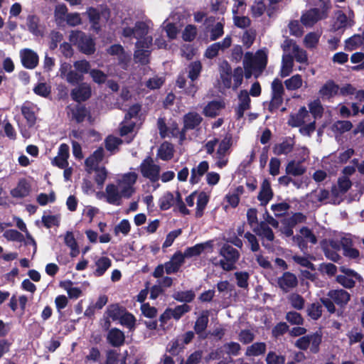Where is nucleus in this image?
<instances>
[{
  "mask_svg": "<svg viewBox=\"0 0 364 364\" xmlns=\"http://www.w3.org/2000/svg\"><path fill=\"white\" fill-rule=\"evenodd\" d=\"M267 64V50L261 49L255 54L247 52L245 54L243 59V67L245 76L246 78H250L252 75L258 77Z\"/></svg>",
  "mask_w": 364,
  "mask_h": 364,
  "instance_id": "1",
  "label": "nucleus"
},
{
  "mask_svg": "<svg viewBox=\"0 0 364 364\" xmlns=\"http://www.w3.org/2000/svg\"><path fill=\"white\" fill-rule=\"evenodd\" d=\"M220 85L224 88L237 90L242 84L243 69L237 67L232 72V68L228 62L224 61L220 65Z\"/></svg>",
  "mask_w": 364,
  "mask_h": 364,
  "instance_id": "2",
  "label": "nucleus"
},
{
  "mask_svg": "<svg viewBox=\"0 0 364 364\" xmlns=\"http://www.w3.org/2000/svg\"><path fill=\"white\" fill-rule=\"evenodd\" d=\"M173 205H176L182 214H189V210L186 208L181 194L178 192H176L175 194L170 192L164 193L159 198V208L163 210H166Z\"/></svg>",
  "mask_w": 364,
  "mask_h": 364,
  "instance_id": "3",
  "label": "nucleus"
},
{
  "mask_svg": "<svg viewBox=\"0 0 364 364\" xmlns=\"http://www.w3.org/2000/svg\"><path fill=\"white\" fill-rule=\"evenodd\" d=\"M70 41L77 45L79 49L86 55L92 54L95 50V43L92 38L79 31H73L69 36Z\"/></svg>",
  "mask_w": 364,
  "mask_h": 364,
  "instance_id": "4",
  "label": "nucleus"
},
{
  "mask_svg": "<svg viewBox=\"0 0 364 364\" xmlns=\"http://www.w3.org/2000/svg\"><path fill=\"white\" fill-rule=\"evenodd\" d=\"M138 178L135 172H129L121 175L117 180V186L124 195V198H129L135 192L134 184Z\"/></svg>",
  "mask_w": 364,
  "mask_h": 364,
  "instance_id": "5",
  "label": "nucleus"
},
{
  "mask_svg": "<svg viewBox=\"0 0 364 364\" xmlns=\"http://www.w3.org/2000/svg\"><path fill=\"white\" fill-rule=\"evenodd\" d=\"M220 255L224 258L219 262L220 266L225 271L235 268V264L240 258L239 252L229 245H225L220 250Z\"/></svg>",
  "mask_w": 364,
  "mask_h": 364,
  "instance_id": "6",
  "label": "nucleus"
},
{
  "mask_svg": "<svg viewBox=\"0 0 364 364\" xmlns=\"http://www.w3.org/2000/svg\"><path fill=\"white\" fill-rule=\"evenodd\" d=\"M272 98L269 105V110L274 112L277 109L283 102L284 89L282 81L274 79L271 85Z\"/></svg>",
  "mask_w": 364,
  "mask_h": 364,
  "instance_id": "7",
  "label": "nucleus"
},
{
  "mask_svg": "<svg viewBox=\"0 0 364 364\" xmlns=\"http://www.w3.org/2000/svg\"><path fill=\"white\" fill-rule=\"evenodd\" d=\"M284 53H290L296 60L300 63H306L308 60L306 52L301 48L293 40L286 39L282 45Z\"/></svg>",
  "mask_w": 364,
  "mask_h": 364,
  "instance_id": "8",
  "label": "nucleus"
},
{
  "mask_svg": "<svg viewBox=\"0 0 364 364\" xmlns=\"http://www.w3.org/2000/svg\"><path fill=\"white\" fill-rule=\"evenodd\" d=\"M152 43V38L148 36L143 41L139 40L136 43V50L134 52V60L141 64H146L149 62V48Z\"/></svg>",
  "mask_w": 364,
  "mask_h": 364,
  "instance_id": "9",
  "label": "nucleus"
},
{
  "mask_svg": "<svg viewBox=\"0 0 364 364\" xmlns=\"http://www.w3.org/2000/svg\"><path fill=\"white\" fill-rule=\"evenodd\" d=\"M140 171L144 177L156 181L159 179L160 167L150 157L146 158L140 165Z\"/></svg>",
  "mask_w": 364,
  "mask_h": 364,
  "instance_id": "10",
  "label": "nucleus"
},
{
  "mask_svg": "<svg viewBox=\"0 0 364 364\" xmlns=\"http://www.w3.org/2000/svg\"><path fill=\"white\" fill-rule=\"evenodd\" d=\"M293 242L298 245L301 250H304L306 248V243L310 242L315 245L317 242V239L312 231L308 228L303 227L300 229L299 233L292 237Z\"/></svg>",
  "mask_w": 364,
  "mask_h": 364,
  "instance_id": "11",
  "label": "nucleus"
},
{
  "mask_svg": "<svg viewBox=\"0 0 364 364\" xmlns=\"http://www.w3.org/2000/svg\"><path fill=\"white\" fill-rule=\"evenodd\" d=\"M87 14L90 21L92 23V28L96 31H99L101 23L107 22L109 18V11L106 9L99 11L95 9L89 8Z\"/></svg>",
  "mask_w": 364,
  "mask_h": 364,
  "instance_id": "12",
  "label": "nucleus"
},
{
  "mask_svg": "<svg viewBox=\"0 0 364 364\" xmlns=\"http://www.w3.org/2000/svg\"><path fill=\"white\" fill-rule=\"evenodd\" d=\"M327 16L326 10L312 9L304 12L301 16V21L306 27H311L318 21Z\"/></svg>",
  "mask_w": 364,
  "mask_h": 364,
  "instance_id": "13",
  "label": "nucleus"
},
{
  "mask_svg": "<svg viewBox=\"0 0 364 364\" xmlns=\"http://www.w3.org/2000/svg\"><path fill=\"white\" fill-rule=\"evenodd\" d=\"M61 78L65 79L68 83L74 85L83 80V76L77 70H73L70 63H62L59 69Z\"/></svg>",
  "mask_w": 364,
  "mask_h": 364,
  "instance_id": "14",
  "label": "nucleus"
},
{
  "mask_svg": "<svg viewBox=\"0 0 364 364\" xmlns=\"http://www.w3.org/2000/svg\"><path fill=\"white\" fill-rule=\"evenodd\" d=\"M340 271L343 274L338 275L336 281L346 288H352L355 285V279H360V276L353 269L341 267Z\"/></svg>",
  "mask_w": 364,
  "mask_h": 364,
  "instance_id": "15",
  "label": "nucleus"
},
{
  "mask_svg": "<svg viewBox=\"0 0 364 364\" xmlns=\"http://www.w3.org/2000/svg\"><path fill=\"white\" fill-rule=\"evenodd\" d=\"M124 195L121 193L118 186L114 183H109L106 186L105 191V198L106 201L112 205H119Z\"/></svg>",
  "mask_w": 364,
  "mask_h": 364,
  "instance_id": "16",
  "label": "nucleus"
},
{
  "mask_svg": "<svg viewBox=\"0 0 364 364\" xmlns=\"http://www.w3.org/2000/svg\"><path fill=\"white\" fill-rule=\"evenodd\" d=\"M254 232L262 239V245L266 248L270 247V242L274 240V236L272 229L264 223H261Z\"/></svg>",
  "mask_w": 364,
  "mask_h": 364,
  "instance_id": "17",
  "label": "nucleus"
},
{
  "mask_svg": "<svg viewBox=\"0 0 364 364\" xmlns=\"http://www.w3.org/2000/svg\"><path fill=\"white\" fill-rule=\"evenodd\" d=\"M20 57L23 65L28 69L35 68L38 63V56L36 52L29 48L20 50Z\"/></svg>",
  "mask_w": 364,
  "mask_h": 364,
  "instance_id": "18",
  "label": "nucleus"
},
{
  "mask_svg": "<svg viewBox=\"0 0 364 364\" xmlns=\"http://www.w3.org/2000/svg\"><path fill=\"white\" fill-rule=\"evenodd\" d=\"M70 149L68 144H62L58 148V154L52 160V164L60 168L68 166V158L70 156Z\"/></svg>",
  "mask_w": 364,
  "mask_h": 364,
  "instance_id": "19",
  "label": "nucleus"
},
{
  "mask_svg": "<svg viewBox=\"0 0 364 364\" xmlns=\"http://www.w3.org/2000/svg\"><path fill=\"white\" fill-rule=\"evenodd\" d=\"M109 315L113 319L120 318L122 324L126 325L128 327H132L135 323V318L131 314H120V309L117 305H112L109 307Z\"/></svg>",
  "mask_w": 364,
  "mask_h": 364,
  "instance_id": "20",
  "label": "nucleus"
},
{
  "mask_svg": "<svg viewBox=\"0 0 364 364\" xmlns=\"http://www.w3.org/2000/svg\"><path fill=\"white\" fill-rule=\"evenodd\" d=\"M277 284L283 291L287 292L297 286L298 280L294 274L287 272L277 279Z\"/></svg>",
  "mask_w": 364,
  "mask_h": 364,
  "instance_id": "21",
  "label": "nucleus"
},
{
  "mask_svg": "<svg viewBox=\"0 0 364 364\" xmlns=\"http://www.w3.org/2000/svg\"><path fill=\"white\" fill-rule=\"evenodd\" d=\"M31 186L25 178L18 181L17 185L10 191V194L14 198L21 199L29 195Z\"/></svg>",
  "mask_w": 364,
  "mask_h": 364,
  "instance_id": "22",
  "label": "nucleus"
},
{
  "mask_svg": "<svg viewBox=\"0 0 364 364\" xmlns=\"http://www.w3.org/2000/svg\"><path fill=\"white\" fill-rule=\"evenodd\" d=\"M205 250H208L209 252H212L213 250V241H207L203 243L196 244V245L188 247L184 251L183 255H184V259L186 257L189 258L195 256H198L200 255Z\"/></svg>",
  "mask_w": 364,
  "mask_h": 364,
  "instance_id": "23",
  "label": "nucleus"
},
{
  "mask_svg": "<svg viewBox=\"0 0 364 364\" xmlns=\"http://www.w3.org/2000/svg\"><path fill=\"white\" fill-rule=\"evenodd\" d=\"M310 120V115L305 107L299 109L297 114L291 115L289 119V124L294 127H301Z\"/></svg>",
  "mask_w": 364,
  "mask_h": 364,
  "instance_id": "24",
  "label": "nucleus"
},
{
  "mask_svg": "<svg viewBox=\"0 0 364 364\" xmlns=\"http://www.w3.org/2000/svg\"><path fill=\"white\" fill-rule=\"evenodd\" d=\"M91 96V87L87 83H81L71 91L72 98L77 102H82Z\"/></svg>",
  "mask_w": 364,
  "mask_h": 364,
  "instance_id": "25",
  "label": "nucleus"
},
{
  "mask_svg": "<svg viewBox=\"0 0 364 364\" xmlns=\"http://www.w3.org/2000/svg\"><path fill=\"white\" fill-rule=\"evenodd\" d=\"M184 262V255L181 252H176L171 259L164 264L166 273L168 274L178 271Z\"/></svg>",
  "mask_w": 364,
  "mask_h": 364,
  "instance_id": "26",
  "label": "nucleus"
},
{
  "mask_svg": "<svg viewBox=\"0 0 364 364\" xmlns=\"http://www.w3.org/2000/svg\"><path fill=\"white\" fill-rule=\"evenodd\" d=\"M104 156V150L102 147L98 148L85 160L86 171L91 173L96 169L99 163L102 160Z\"/></svg>",
  "mask_w": 364,
  "mask_h": 364,
  "instance_id": "27",
  "label": "nucleus"
},
{
  "mask_svg": "<svg viewBox=\"0 0 364 364\" xmlns=\"http://www.w3.org/2000/svg\"><path fill=\"white\" fill-rule=\"evenodd\" d=\"M239 104L236 109L237 116L241 118L244 115V112L249 109L250 107V98L249 94L246 90H241L239 96Z\"/></svg>",
  "mask_w": 364,
  "mask_h": 364,
  "instance_id": "28",
  "label": "nucleus"
},
{
  "mask_svg": "<svg viewBox=\"0 0 364 364\" xmlns=\"http://www.w3.org/2000/svg\"><path fill=\"white\" fill-rule=\"evenodd\" d=\"M360 48L364 49V31L361 34H355L345 41V48L347 50L352 51Z\"/></svg>",
  "mask_w": 364,
  "mask_h": 364,
  "instance_id": "29",
  "label": "nucleus"
},
{
  "mask_svg": "<svg viewBox=\"0 0 364 364\" xmlns=\"http://www.w3.org/2000/svg\"><path fill=\"white\" fill-rule=\"evenodd\" d=\"M339 87L333 81H327L319 90V95L323 99H330L338 94Z\"/></svg>",
  "mask_w": 364,
  "mask_h": 364,
  "instance_id": "30",
  "label": "nucleus"
},
{
  "mask_svg": "<svg viewBox=\"0 0 364 364\" xmlns=\"http://www.w3.org/2000/svg\"><path fill=\"white\" fill-rule=\"evenodd\" d=\"M208 168L209 164L206 161H201L196 167L193 168L190 178L191 183L193 184L198 183Z\"/></svg>",
  "mask_w": 364,
  "mask_h": 364,
  "instance_id": "31",
  "label": "nucleus"
},
{
  "mask_svg": "<svg viewBox=\"0 0 364 364\" xmlns=\"http://www.w3.org/2000/svg\"><path fill=\"white\" fill-rule=\"evenodd\" d=\"M327 295L331 300L340 306L346 304L350 300V294L343 289L331 290Z\"/></svg>",
  "mask_w": 364,
  "mask_h": 364,
  "instance_id": "32",
  "label": "nucleus"
},
{
  "mask_svg": "<svg viewBox=\"0 0 364 364\" xmlns=\"http://www.w3.org/2000/svg\"><path fill=\"white\" fill-rule=\"evenodd\" d=\"M273 196L272 191L269 182L267 180H264L261 189L257 196L258 200L260 201L261 205H266L272 199Z\"/></svg>",
  "mask_w": 364,
  "mask_h": 364,
  "instance_id": "33",
  "label": "nucleus"
},
{
  "mask_svg": "<svg viewBox=\"0 0 364 364\" xmlns=\"http://www.w3.org/2000/svg\"><path fill=\"white\" fill-rule=\"evenodd\" d=\"M225 107V103L222 101H212L203 108V114L206 117H215Z\"/></svg>",
  "mask_w": 364,
  "mask_h": 364,
  "instance_id": "34",
  "label": "nucleus"
},
{
  "mask_svg": "<svg viewBox=\"0 0 364 364\" xmlns=\"http://www.w3.org/2000/svg\"><path fill=\"white\" fill-rule=\"evenodd\" d=\"M294 59L290 53H284L282 60L280 75L282 77L289 75L293 71Z\"/></svg>",
  "mask_w": 364,
  "mask_h": 364,
  "instance_id": "35",
  "label": "nucleus"
},
{
  "mask_svg": "<svg viewBox=\"0 0 364 364\" xmlns=\"http://www.w3.org/2000/svg\"><path fill=\"white\" fill-rule=\"evenodd\" d=\"M21 113L30 127L34 125L36 117L34 112V106L32 104L28 102L23 103L21 106Z\"/></svg>",
  "mask_w": 364,
  "mask_h": 364,
  "instance_id": "36",
  "label": "nucleus"
},
{
  "mask_svg": "<svg viewBox=\"0 0 364 364\" xmlns=\"http://www.w3.org/2000/svg\"><path fill=\"white\" fill-rule=\"evenodd\" d=\"M202 122L201 116L196 112H189L183 117L184 128L186 129H193Z\"/></svg>",
  "mask_w": 364,
  "mask_h": 364,
  "instance_id": "37",
  "label": "nucleus"
},
{
  "mask_svg": "<svg viewBox=\"0 0 364 364\" xmlns=\"http://www.w3.org/2000/svg\"><path fill=\"white\" fill-rule=\"evenodd\" d=\"M112 261L107 257H101L95 262V269L93 272L95 277H101L111 267Z\"/></svg>",
  "mask_w": 364,
  "mask_h": 364,
  "instance_id": "38",
  "label": "nucleus"
},
{
  "mask_svg": "<svg viewBox=\"0 0 364 364\" xmlns=\"http://www.w3.org/2000/svg\"><path fill=\"white\" fill-rule=\"evenodd\" d=\"M107 338L112 346H120L124 343L125 338L122 331L117 328H112L109 331Z\"/></svg>",
  "mask_w": 364,
  "mask_h": 364,
  "instance_id": "39",
  "label": "nucleus"
},
{
  "mask_svg": "<svg viewBox=\"0 0 364 364\" xmlns=\"http://www.w3.org/2000/svg\"><path fill=\"white\" fill-rule=\"evenodd\" d=\"M152 28V23L150 21L145 22H137L135 24V38L139 40H144L145 36ZM147 36H146V38Z\"/></svg>",
  "mask_w": 364,
  "mask_h": 364,
  "instance_id": "40",
  "label": "nucleus"
},
{
  "mask_svg": "<svg viewBox=\"0 0 364 364\" xmlns=\"http://www.w3.org/2000/svg\"><path fill=\"white\" fill-rule=\"evenodd\" d=\"M107 53L112 55H117L119 60L122 63H125L130 58L129 55L125 53L123 47L119 44L110 46L107 49Z\"/></svg>",
  "mask_w": 364,
  "mask_h": 364,
  "instance_id": "41",
  "label": "nucleus"
},
{
  "mask_svg": "<svg viewBox=\"0 0 364 364\" xmlns=\"http://www.w3.org/2000/svg\"><path fill=\"white\" fill-rule=\"evenodd\" d=\"M353 127V124L347 120H338L333 124L331 130L335 134H342L350 131Z\"/></svg>",
  "mask_w": 364,
  "mask_h": 364,
  "instance_id": "42",
  "label": "nucleus"
},
{
  "mask_svg": "<svg viewBox=\"0 0 364 364\" xmlns=\"http://www.w3.org/2000/svg\"><path fill=\"white\" fill-rule=\"evenodd\" d=\"M208 311L205 310L201 312L200 316L197 318L194 326V330L197 333H201L205 330L208 323Z\"/></svg>",
  "mask_w": 364,
  "mask_h": 364,
  "instance_id": "43",
  "label": "nucleus"
},
{
  "mask_svg": "<svg viewBox=\"0 0 364 364\" xmlns=\"http://www.w3.org/2000/svg\"><path fill=\"white\" fill-rule=\"evenodd\" d=\"M65 244L70 249V255L76 257L79 254L78 246L72 232H67L64 236Z\"/></svg>",
  "mask_w": 364,
  "mask_h": 364,
  "instance_id": "44",
  "label": "nucleus"
},
{
  "mask_svg": "<svg viewBox=\"0 0 364 364\" xmlns=\"http://www.w3.org/2000/svg\"><path fill=\"white\" fill-rule=\"evenodd\" d=\"M208 196L204 192H200L198 193L196 198V217L200 218L203 214V210L207 205L208 202Z\"/></svg>",
  "mask_w": 364,
  "mask_h": 364,
  "instance_id": "45",
  "label": "nucleus"
},
{
  "mask_svg": "<svg viewBox=\"0 0 364 364\" xmlns=\"http://www.w3.org/2000/svg\"><path fill=\"white\" fill-rule=\"evenodd\" d=\"M158 156L164 161L170 160L173 156V146L168 142L163 143L159 150Z\"/></svg>",
  "mask_w": 364,
  "mask_h": 364,
  "instance_id": "46",
  "label": "nucleus"
},
{
  "mask_svg": "<svg viewBox=\"0 0 364 364\" xmlns=\"http://www.w3.org/2000/svg\"><path fill=\"white\" fill-rule=\"evenodd\" d=\"M310 200L313 203H328L330 200V193L326 189L314 191L310 194Z\"/></svg>",
  "mask_w": 364,
  "mask_h": 364,
  "instance_id": "47",
  "label": "nucleus"
},
{
  "mask_svg": "<svg viewBox=\"0 0 364 364\" xmlns=\"http://www.w3.org/2000/svg\"><path fill=\"white\" fill-rule=\"evenodd\" d=\"M244 188L242 186H238L233 192L228 193L225 199L230 206L235 208L240 202V196L243 193Z\"/></svg>",
  "mask_w": 364,
  "mask_h": 364,
  "instance_id": "48",
  "label": "nucleus"
},
{
  "mask_svg": "<svg viewBox=\"0 0 364 364\" xmlns=\"http://www.w3.org/2000/svg\"><path fill=\"white\" fill-rule=\"evenodd\" d=\"M306 171V168L300 162L291 161L286 167L287 174L293 176H301Z\"/></svg>",
  "mask_w": 364,
  "mask_h": 364,
  "instance_id": "49",
  "label": "nucleus"
},
{
  "mask_svg": "<svg viewBox=\"0 0 364 364\" xmlns=\"http://www.w3.org/2000/svg\"><path fill=\"white\" fill-rule=\"evenodd\" d=\"M265 350L266 344L263 342H258L247 347L245 354L247 356H258L264 353Z\"/></svg>",
  "mask_w": 364,
  "mask_h": 364,
  "instance_id": "50",
  "label": "nucleus"
},
{
  "mask_svg": "<svg viewBox=\"0 0 364 364\" xmlns=\"http://www.w3.org/2000/svg\"><path fill=\"white\" fill-rule=\"evenodd\" d=\"M284 85L289 90L299 89L303 85L301 76L299 74L294 75L284 81Z\"/></svg>",
  "mask_w": 364,
  "mask_h": 364,
  "instance_id": "51",
  "label": "nucleus"
},
{
  "mask_svg": "<svg viewBox=\"0 0 364 364\" xmlns=\"http://www.w3.org/2000/svg\"><path fill=\"white\" fill-rule=\"evenodd\" d=\"M202 70V65L200 61H194L192 62L188 67V77L191 80V82H193L196 80L198 76L200 75V73Z\"/></svg>",
  "mask_w": 364,
  "mask_h": 364,
  "instance_id": "52",
  "label": "nucleus"
},
{
  "mask_svg": "<svg viewBox=\"0 0 364 364\" xmlns=\"http://www.w3.org/2000/svg\"><path fill=\"white\" fill-rule=\"evenodd\" d=\"M309 109L314 119L321 118L323 113V107L319 100H315L309 103Z\"/></svg>",
  "mask_w": 364,
  "mask_h": 364,
  "instance_id": "53",
  "label": "nucleus"
},
{
  "mask_svg": "<svg viewBox=\"0 0 364 364\" xmlns=\"http://www.w3.org/2000/svg\"><path fill=\"white\" fill-rule=\"evenodd\" d=\"M173 297L181 302H191L195 298V293L192 290L176 291L173 294Z\"/></svg>",
  "mask_w": 364,
  "mask_h": 364,
  "instance_id": "54",
  "label": "nucleus"
},
{
  "mask_svg": "<svg viewBox=\"0 0 364 364\" xmlns=\"http://www.w3.org/2000/svg\"><path fill=\"white\" fill-rule=\"evenodd\" d=\"M288 301L291 306L297 310H301L304 307L305 300L304 298L296 293L291 294L288 296Z\"/></svg>",
  "mask_w": 364,
  "mask_h": 364,
  "instance_id": "55",
  "label": "nucleus"
},
{
  "mask_svg": "<svg viewBox=\"0 0 364 364\" xmlns=\"http://www.w3.org/2000/svg\"><path fill=\"white\" fill-rule=\"evenodd\" d=\"M353 24V21L351 20L350 16L348 18L346 14L342 11H339L336 13V25L337 28H346L347 26H351Z\"/></svg>",
  "mask_w": 364,
  "mask_h": 364,
  "instance_id": "56",
  "label": "nucleus"
},
{
  "mask_svg": "<svg viewBox=\"0 0 364 364\" xmlns=\"http://www.w3.org/2000/svg\"><path fill=\"white\" fill-rule=\"evenodd\" d=\"M320 34L318 33H309L304 38V44L307 48H314L317 46Z\"/></svg>",
  "mask_w": 364,
  "mask_h": 364,
  "instance_id": "57",
  "label": "nucleus"
},
{
  "mask_svg": "<svg viewBox=\"0 0 364 364\" xmlns=\"http://www.w3.org/2000/svg\"><path fill=\"white\" fill-rule=\"evenodd\" d=\"M307 314L312 319L317 320L321 316L322 305L319 302L312 303L307 308Z\"/></svg>",
  "mask_w": 364,
  "mask_h": 364,
  "instance_id": "58",
  "label": "nucleus"
},
{
  "mask_svg": "<svg viewBox=\"0 0 364 364\" xmlns=\"http://www.w3.org/2000/svg\"><path fill=\"white\" fill-rule=\"evenodd\" d=\"M309 349L313 353H316L319 350V346L321 343V336L318 333L309 335Z\"/></svg>",
  "mask_w": 364,
  "mask_h": 364,
  "instance_id": "59",
  "label": "nucleus"
},
{
  "mask_svg": "<svg viewBox=\"0 0 364 364\" xmlns=\"http://www.w3.org/2000/svg\"><path fill=\"white\" fill-rule=\"evenodd\" d=\"M131 230V225L128 220L123 219L117 224L114 229L115 235L122 233L123 235H127Z\"/></svg>",
  "mask_w": 364,
  "mask_h": 364,
  "instance_id": "60",
  "label": "nucleus"
},
{
  "mask_svg": "<svg viewBox=\"0 0 364 364\" xmlns=\"http://www.w3.org/2000/svg\"><path fill=\"white\" fill-rule=\"evenodd\" d=\"M50 86L45 82H38L33 87L34 93L43 97H48L50 94Z\"/></svg>",
  "mask_w": 364,
  "mask_h": 364,
  "instance_id": "61",
  "label": "nucleus"
},
{
  "mask_svg": "<svg viewBox=\"0 0 364 364\" xmlns=\"http://www.w3.org/2000/svg\"><path fill=\"white\" fill-rule=\"evenodd\" d=\"M68 12L67 7L65 4H58L55 9V18L58 23H61L65 18Z\"/></svg>",
  "mask_w": 364,
  "mask_h": 364,
  "instance_id": "62",
  "label": "nucleus"
},
{
  "mask_svg": "<svg viewBox=\"0 0 364 364\" xmlns=\"http://www.w3.org/2000/svg\"><path fill=\"white\" fill-rule=\"evenodd\" d=\"M74 68L77 71L78 73L81 74L83 76V74L90 73V64L88 61L85 60H77L73 64Z\"/></svg>",
  "mask_w": 364,
  "mask_h": 364,
  "instance_id": "63",
  "label": "nucleus"
},
{
  "mask_svg": "<svg viewBox=\"0 0 364 364\" xmlns=\"http://www.w3.org/2000/svg\"><path fill=\"white\" fill-rule=\"evenodd\" d=\"M350 61L352 63H359L360 65L353 67V70H364V53L361 52H356L350 56Z\"/></svg>",
  "mask_w": 364,
  "mask_h": 364,
  "instance_id": "64",
  "label": "nucleus"
}]
</instances>
